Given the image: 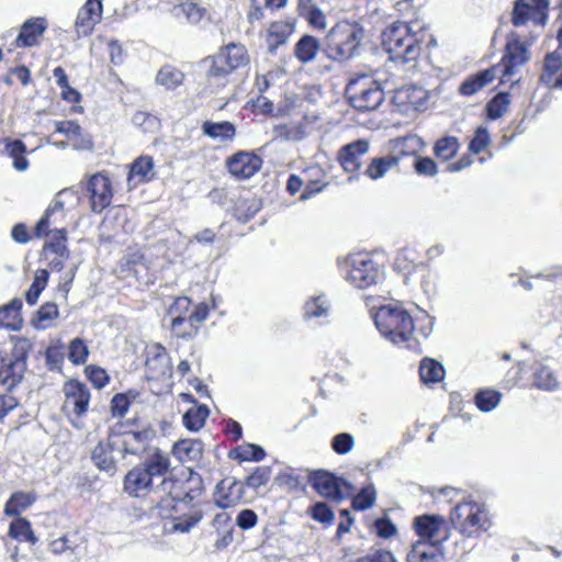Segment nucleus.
<instances>
[{
	"label": "nucleus",
	"mask_w": 562,
	"mask_h": 562,
	"mask_svg": "<svg viewBox=\"0 0 562 562\" xmlns=\"http://www.w3.org/2000/svg\"><path fill=\"white\" fill-rule=\"evenodd\" d=\"M496 77V67L480 71L469 78H467L459 87V92L462 95H473Z\"/></svg>",
	"instance_id": "nucleus-30"
},
{
	"label": "nucleus",
	"mask_w": 562,
	"mask_h": 562,
	"mask_svg": "<svg viewBox=\"0 0 562 562\" xmlns=\"http://www.w3.org/2000/svg\"><path fill=\"white\" fill-rule=\"evenodd\" d=\"M369 142L358 139L345 145L339 151V161L346 172H356L361 167L362 157L369 151Z\"/></svg>",
	"instance_id": "nucleus-26"
},
{
	"label": "nucleus",
	"mask_w": 562,
	"mask_h": 562,
	"mask_svg": "<svg viewBox=\"0 0 562 562\" xmlns=\"http://www.w3.org/2000/svg\"><path fill=\"white\" fill-rule=\"evenodd\" d=\"M413 165L418 175L432 177L438 173L436 162L429 157H414Z\"/></svg>",
	"instance_id": "nucleus-58"
},
{
	"label": "nucleus",
	"mask_w": 562,
	"mask_h": 562,
	"mask_svg": "<svg viewBox=\"0 0 562 562\" xmlns=\"http://www.w3.org/2000/svg\"><path fill=\"white\" fill-rule=\"evenodd\" d=\"M329 304L324 295L308 299L304 304V318H321L327 316Z\"/></svg>",
	"instance_id": "nucleus-44"
},
{
	"label": "nucleus",
	"mask_w": 562,
	"mask_h": 562,
	"mask_svg": "<svg viewBox=\"0 0 562 562\" xmlns=\"http://www.w3.org/2000/svg\"><path fill=\"white\" fill-rule=\"evenodd\" d=\"M89 356V349L81 338H75L70 341L68 348V359L71 363L83 364Z\"/></svg>",
	"instance_id": "nucleus-51"
},
{
	"label": "nucleus",
	"mask_w": 562,
	"mask_h": 562,
	"mask_svg": "<svg viewBox=\"0 0 562 562\" xmlns=\"http://www.w3.org/2000/svg\"><path fill=\"white\" fill-rule=\"evenodd\" d=\"M382 44L393 60L409 63L422 53V35L405 22H395L382 33Z\"/></svg>",
	"instance_id": "nucleus-4"
},
{
	"label": "nucleus",
	"mask_w": 562,
	"mask_h": 562,
	"mask_svg": "<svg viewBox=\"0 0 562 562\" xmlns=\"http://www.w3.org/2000/svg\"><path fill=\"white\" fill-rule=\"evenodd\" d=\"M31 349L30 339L18 337L13 340L11 355L3 357L0 363V381L9 389L14 387L23 379Z\"/></svg>",
	"instance_id": "nucleus-9"
},
{
	"label": "nucleus",
	"mask_w": 562,
	"mask_h": 562,
	"mask_svg": "<svg viewBox=\"0 0 562 562\" xmlns=\"http://www.w3.org/2000/svg\"><path fill=\"white\" fill-rule=\"evenodd\" d=\"M420 145L422 139L415 135L398 139L396 148L398 149L400 154L373 158L368 165L364 175L372 180L383 178L389 170L398 165L402 156H408L409 153L414 154L416 148Z\"/></svg>",
	"instance_id": "nucleus-11"
},
{
	"label": "nucleus",
	"mask_w": 562,
	"mask_h": 562,
	"mask_svg": "<svg viewBox=\"0 0 562 562\" xmlns=\"http://www.w3.org/2000/svg\"><path fill=\"white\" fill-rule=\"evenodd\" d=\"M159 484L155 485V491L153 494H162L166 495V498H161L157 502L156 507L159 509V514L161 516H167L170 514L169 508H173L175 502H184L189 503L192 501V497L188 492H182V482L173 479L172 476H161Z\"/></svg>",
	"instance_id": "nucleus-14"
},
{
	"label": "nucleus",
	"mask_w": 562,
	"mask_h": 562,
	"mask_svg": "<svg viewBox=\"0 0 562 562\" xmlns=\"http://www.w3.org/2000/svg\"><path fill=\"white\" fill-rule=\"evenodd\" d=\"M202 131L204 135L218 139L222 142L233 140L236 134V128L234 124L227 121L223 122H210L206 121L202 125Z\"/></svg>",
	"instance_id": "nucleus-34"
},
{
	"label": "nucleus",
	"mask_w": 562,
	"mask_h": 562,
	"mask_svg": "<svg viewBox=\"0 0 562 562\" xmlns=\"http://www.w3.org/2000/svg\"><path fill=\"white\" fill-rule=\"evenodd\" d=\"M249 63L247 49L241 44L229 43L214 56L201 60L200 68L210 86H224L226 77Z\"/></svg>",
	"instance_id": "nucleus-3"
},
{
	"label": "nucleus",
	"mask_w": 562,
	"mask_h": 562,
	"mask_svg": "<svg viewBox=\"0 0 562 562\" xmlns=\"http://www.w3.org/2000/svg\"><path fill=\"white\" fill-rule=\"evenodd\" d=\"M67 232L64 228H56L49 232V240L44 246L45 257L49 255H58L69 257V250L66 246Z\"/></svg>",
	"instance_id": "nucleus-38"
},
{
	"label": "nucleus",
	"mask_w": 562,
	"mask_h": 562,
	"mask_svg": "<svg viewBox=\"0 0 562 562\" xmlns=\"http://www.w3.org/2000/svg\"><path fill=\"white\" fill-rule=\"evenodd\" d=\"M379 333L394 345L418 341L427 338L432 331V318L423 313L414 318L402 305L390 303L380 306L373 316Z\"/></svg>",
	"instance_id": "nucleus-1"
},
{
	"label": "nucleus",
	"mask_w": 562,
	"mask_h": 562,
	"mask_svg": "<svg viewBox=\"0 0 562 562\" xmlns=\"http://www.w3.org/2000/svg\"><path fill=\"white\" fill-rule=\"evenodd\" d=\"M184 75L171 65L162 66L156 75L157 85L166 90H173L183 83Z\"/></svg>",
	"instance_id": "nucleus-39"
},
{
	"label": "nucleus",
	"mask_w": 562,
	"mask_h": 562,
	"mask_svg": "<svg viewBox=\"0 0 562 562\" xmlns=\"http://www.w3.org/2000/svg\"><path fill=\"white\" fill-rule=\"evenodd\" d=\"M64 394L65 409L71 411L78 417L87 413L90 402V391L85 383L78 380L66 382L64 385Z\"/></svg>",
	"instance_id": "nucleus-19"
},
{
	"label": "nucleus",
	"mask_w": 562,
	"mask_h": 562,
	"mask_svg": "<svg viewBox=\"0 0 562 562\" xmlns=\"http://www.w3.org/2000/svg\"><path fill=\"white\" fill-rule=\"evenodd\" d=\"M59 315L55 303H45L37 311V315L32 319V325L37 329H47L53 326V321Z\"/></svg>",
	"instance_id": "nucleus-42"
},
{
	"label": "nucleus",
	"mask_w": 562,
	"mask_h": 562,
	"mask_svg": "<svg viewBox=\"0 0 562 562\" xmlns=\"http://www.w3.org/2000/svg\"><path fill=\"white\" fill-rule=\"evenodd\" d=\"M170 468V460L162 450H154V454L130 470L124 477V491L131 497H145L155 491V481L160 479Z\"/></svg>",
	"instance_id": "nucleus-2"
},
{
	"label": "nucleus",
	"mask_w": 562,
	"mask_h": 562,
	"mask_svg": "<svg viewBox=\"0 0 562 562\" xmlns=\"http://www.w3.org/2000/svg\"><path fill=\"white\" fill-rule=\"evenodd\" d=\"M48 277L47 270L42 269L36 272L34 281L25 294V300L30 305H34L37 302L42 291L47 284Z\"/></svg>",
	"instance_id": "nucleus-49"
},
{
	"label": "nucleus",
	"mask_w": 562,
	"mask_h": 562,
	"mask_svg": "<svg viewBox=\"0 0 562 562\" xmlns=\"http://www.w3.org/2000/svg\"><path fill=\"white\" fill-rule=\"evenodd\" d=\"M452 526L464 537L479 536L491 527L486 506L473 501L458 503L450 512Z\"/></svg>",
	"instance_id": "nucleus-5"
},
{
	"label": "nucleus",
	"mask_w": 562,
	"mask_h": 562,
	"mask_svg": "<svg viewBox=\"0 0 562 562\" xmlns=\"http://www.w3.org/2000/svg\"><path fill=\"white\" fill-rule=\"evenodd\" d=\"M376 501V490L369 484L360 490L352 498V507L357 510H366L374 505Z\"/></svg>",
	"instance_id": "nucleus-48"
},
{
	"label": "nucleus",
	"mask_w": 562,
	"mask_h": 562,
	"mask_svg": "<svg viewBox=\"0 0 562 562\" xmlns=\"http://www.w3.org/2000/svg\"><path fill=\"white\" fill-rule=\"evenodd\" d=\"M4 151L13 159V167L18 171H25L29 168V160L24 157L26 153L25 144L20 139H3Z\"/></svg>",
	"instance_id": "nucleus-37"
},
{
	"label": "nucleus",
	"mask_w": 562,
	"mask_h": 562,
	"mask_svg": "<svg viewBox=\"0 0 562 562\" xmlns=\"http://www.w3.org/2000/svg\"><path fill=\"white\" fill-rule=\"evenodd\" d=\"M172 452L181 462L194 461L202 457L203 442L199 439H183L177 441Z\"/></svg>",
	"instance_id": "nucleus-33"
},
{
	"label": "nucleus",
	"mask_w": 562,
	"mask_h": 562,
	"mask_svg": "<svg viewBox=\"0 0 562 562\" xmlns=\"http://www.w3.org/2000/svg\"><path fill=\"white\" fill-rule=\"evenodd\" d=\"M445 525V517L436 514H425L414 519V528L420 538L419 541H440V546L449 538L448 532L440 537V531Z\"/></svg>",
	"instance_id": "nucleus-18"
},
{
	"label": "nucleus",
	"mask_w": 562,
	"mask_h": 562,
	"mask_svg": "<svg viewBox=\"0 0 562 562\" xmlns=\"http://www.w3.org/2000/svg\"><path fill=\"white\" fill-rule=\"evenodd\" d=\"M363 31L357 23L340 22L326 36V53L330 59L342 61L353 57L362 41Z\"/></svg>",
	"instance_id": "nucleus-6"
},
{
	"label": "nucleus",
	"mask_w": 562,
	"mask_h": 562,
	"mask_svg": "<svg viewBox=\"0 0 562 562\" xmlns=\"http://www.w3.org/2000/svg\"><path fill=\"white\" fill-rule=\"evenodd\" d=\"M85 371L90 382L97 389H102L108 384L109 375L104 369L97 366H88Z\"/></svg>",
	"instance_id": "nucleus-59"
},
{
	"label": "nucleus",
	"mask_w": 562,
	"mask_h": 562,
	"mask_svg": "<svg viewBox=\"0 0 562 562\" xmlns=\"http://www.w3.org/2000/svg\"><path fill=\"white\" fill-rule=\"evenodd\" d=\"M303 18L314 29L324 30L326 27V16L318 7L312 10L311 12H307V14L304 15Z\"/></svg>",
	"instance_id": "nucleus-64"
},
{
	"label": "nucleus",
	"mask_w": 562,
	"mask_h": 562,
	"mask_svg": "<svg viewBox=\"0 0 562 562\" xmlns=\"http://www.w3.org/2000/svg\"><path fill=\"white\" fill-rule=\"evenodd\" d=\"M36 501L34 493L16 492L11 495L4 506V514L7 516H18L26 510Z\"/></svg>",
	"instance_id": "nucleus-36"
},
{
	"label": "nucleus",
	"mask_w": 562,
	"mask_h": 562,
	"mask_svg": "<svg viewBox=\"0 0 562 562\" xmlns=\"http://www.w3.org/2000/svg\"><path fill=\"white\" fill-rule=\"evenodd\" d=\"M9 535L19 541H27L31 543H35L37 541L32 531L30 521L25 518H18L13 520L10 525Z\"/></svg>",
	"instance_id": "nucleus-46"
},
{
	"label": "nucleus",
	"mask_w": 562,
	"mask_h": 562,
	"mask_svg": "<svg viewBox=\"0 0 562 562\" xmlns=\"http://www.w3.org/2000/svg\"><path fill=\"white\" fill-rule=\"evenodd\" d=\"M87 191L90 194L91 210L101 213L112 201V188L109 177L102 172L93 175L88 183Z\"/></svg>",
	"instance_id": "nucleus-17"
},
{
	"label": "nucleus",
	"mask_w": 562,
	"mask_h": 562,
	"mask_svg": "<svg viewBox=\"0 0 562 562\" xmlns=\"http://www.w3.org/2000/svg\"><path fill=\"white\" fill-rule=\"evenodd\" d=\"M490 144L488 131L480 126L476 128L473 138L469 144V150L473 154H480Z\"/></svg>",
	"instance_id": "nucleus-56"
},
{
	"label": "nucleus",
	"mask_w": 562,
	"mask_h": 562,
	"mask_svg": "<svg viewBox=\"0 0 562 562\" xmlns=\"http://www.w3.org/2000/svg\"><path fill=\"white\" fill-rule=\"evenodd\" d=\"M374 531L380 538L389 539L393 537L397 529L392 520L387 517L378 518L373 524Z\"/></svg>",
	"instance_id": "nucleus-61"
},
{
	"label": "nucleus",
	"mask_w": 562,
	"mask_h": 562,
	"mask_svg": "<svg viewBox=\"0 0 562 562\" xmlns=\"http://www.w3.org/2000/svg\"><path fill=\"white\" fill-rule=\"evenodd\" d=\"M145 367L149 379L159 380L170 375V358L166 348L158 344L149 347L147 349Z\"/></svg>",
	"instance_id": "nucleus-25"
},
{
	"label": "nucleus",
	"mask_w": 562,
	"mask_h": 562,
	"mask_svg": "<svg viewBox=\"0 0 562 562\" xmlns=\"http://www.w3.org/2000/svg\"><path fill=\"white\" fill-rule=\"evenodd\" d=\"M207 316V305L205 303H200L188 317L189 328L181 329V326L186 322V316L177 315L171 321V329L177 337L182 339H191L199 333L198 324L206 321Z\"/></svg>",
	"instance_id": "nucleus-24"
},
{
	"label": "nucleus",
	"mask_w": 562,
	"mask_h": 562,
	"mask_svg": "<svg viewBox=\"0 0 562 562\" xmlns=\"http://www.w3.org/2000/svg\"><path fill=\"white\" fill-rule=\"evenodd\" d=\"M340 269L345 279L358 289L376 284L382 277L379 265L366 252L350 254Z\"/></svg>",
	"instance_id": "nucleus-7"
},
{
	"label": "nucleus",
	"mask_w": 562,
	"mask_h": 562,
	"mask_svg": "<svg viewBox=\"0 0 562 562\" xmlns=\"http://www.w3.org/2000/svg\"><path fill=\"white\" fill-rule=\"evenodd\" d=\"M22 301L14 299L10 303L0 307V327L19 330L22 327L23 319L21 317Z\"/></svg>",
	"instance_id": "nucleus-31"
},
{
	"label": "nucleus",
	"mask_w": 562,
	"mask_h": 562,
	"mask_svg": "<svg viewBox=\"0 0 562 562\" xmlns=\"http://www.w3.org/2000/svg\"><path fill=\"white\" fill-rule=\"evenodd\" d=\"M153 167L154 161L151 157L142 156L137 158L131 167L130 179L136 176H138L140 180L146 179L148 177V173L151 171Z\"/></svg>",
	"instance_id": "nucleus-55"
},
{
	"label": "nucleus",
	"mask_w": 562,
	"mask_h": 562,
	"mask_svg": "<svg viewBox=\"0 0 562 562\" xmlns=\"http://www.w3.org/2000/svg\"><path fill=\"white\" fill-rule=\"evenodd\" d=\"M114 436L124 456H143L145 459L150 458L151 454H154V450H160L158 447L151 445L157 437L156 430L151 427L125 431L123 434H114Z\"/></svg>",
	"instance_id": "nucleus-10"
},
{
	"label": "nucleus",
	"mask_w": 562,
	"mask_h": 562,
	"mask_svg": "<svg viewBox=\"0 0 562 562\" xmlns=\"http://www.w3.org/2000/svg\"><path fill=\"white\" fill-rule=\"evenodd\" d=\"M77 539L76 533L64 535L50 542V550L55 554H61L67 551L74 552L77 547Z\"/></svg>",
	"instance_id": "nucleus-52"
},
{
	"label": "nucleus",
	"mask_w": 562,
	"mask_h": 562,
	"mask_svg": "<svg viewBox=\"0 0 562 562\" xmlns=\"http://www.w3.org/2000/svg\"><path fill=\"white\" fill-rule=\"evenodd\" d=\"M429 92L423 87L407 86L395 90L393 95L394 103L402 112L422 111L426 109Z\"/></svg>",
	"instance_id": "nucleus-20"
},
{
	"label": "nucleus",
	"mask_w": 562,
	"mask_h": 562,
	"mask_svg": "<svg viewBox=\"0 0 562 562\" xmlns=\"http://www.w3.org/2000/svg\"><path fill=\"white\" fill-rule=\"evenodd\" d=\"M355 447V438L349 432H340L331 439V448L337 454H347Z\"/></svg>",
	"instance_id": "nucleus-53"
},
{
	"label": "nucleus",
	"mask_w": 562,
	"mask_h": 562,
	"mask_svg": "<svg viewBox=\"0 0 562 562\" xmlns=\"http://www.w3.org/2000/svg\"><path fill=\"white\" fill-rule=\"evenodd\" d=\"M76 199L75 193L70 189H65L59 191L53 203L47 207L45 214L42 216V218L37 222L35 226V235L37 237H42L46 234V229L50 224H56L57 220L56 216L59 215L60 217L65 216V210L66 204L68 202H71Z\"/></svg>",
	"instance_id": "nucleus-21"
},
{
	"label": "nucleus",
	"mask_w": 562,
	"mask_h": 562,
	"mask_svg": "<svg viewBox=\"0 0 562 562\" xmlns=\"http://www.w3.org/2000/svg\"><path fill=\"white\" fill-rule=\"evenodd\" d=\"M420 380L428 383H436L443 379L445 369L441 363L434 359H424L419 366Z\"/></svg>",
	"instance_id": "nucleus-40"
},
{
	"label": "nucleus",
	"mask_w": 562,
	"mask_h": 562,
	"mask_svg": "<svg viewBox=\"0 0 562 562\" xmlns=\"http://www.w3.org/2000/svg\"><path fill=\"white\" fill-rule=\"evenodd\" d=\"M235 453V458L240 461H255L259 462L265 459L266 451L258 445L244 443L234 449L231 457Z\"/></svg>",
	"instance_id": "nucleus-47"
},
{
	"label": "nucleus",
	"mask_w": 562,
	"mask_h": 562,
	"mask_svg": "<svg viewBox=\"0 0 562 562\" xmlns=\"http://www.w3.org/2000/svg\"><path fill=\"white\" fill-rule=\"evenodd\" d=\"M294 22L278 21L270 24L267 31L268 52L274 54L278 47L284 45L294 32Z\"/></svg>",
	"instance_id": "nucleus-29"
},
{
	"label": "nucleus",
	"mask_w": 562,
	"mask_h": 562,
	"mask_svg": "<svg viewBox=\"0 0 562 562\" xmlns=\"http://www.w3.org/2000/svg\"><path fill=\"white\" fill-rule=\"evenodd\" d=\"M257 521L258 516L252 509H243L236 518L237 526L244 530L255 527Z\"/></svg>",
	"instance_id": "nucleus-62"
},
{
	"label": "nucleus",
	"mask_w": 562,
	"mask_h": 562,
	"mask_svg": "<svg viewBox=\"0 0 562 562\" xmlns=\"http://www.w3.org/2000/svg\"><path fill=\"white\" fill-rule=\"evenodd\" d=\"M502 400V393L495 390L485 389L480 390L474 397L476 407L481 412H492L495 409Z\"/></svg>",
	"instance_id": "nucleus-43"
},
{
	"label": "nucleus",
	"mask_w": 562,
	"mask_h": 562,
	"mask_svg": "<svg viewBox=\"0 0 562 562\" xmlns=\"http://www.w3.org/2000/svg\"><path fill=\"white\" fill-rule=\"evenodd\" d=\"M271 470L268 467H257L246 479V485L250 488H259L270 480Z\"/></svg>",
	"instance_id": "nucleus-54"
},
{
	"label": "nucleus",
	"mask_w": 562,
	"mask_h": 562,
	"mask_svg": "<svg viewBox=\"0 0 562 562\" xmlns=\"http://www.w3.org/2000/svg\"><path fill=\"white\" fill-rule=\"evenodd\" d=\"M46 29L47 22L44 18L26 20L21 26L20 33L15 40V45L18 47H32L36 45Z\"/></svg>",
	"instance_id": "nucleus-27"
},
{
	"label": "nucleus",
	"mask_w": 562,
	"mask_h": 562,
	"mask_svg": "<svg viewBox=\"0 0 562 562\" xmlns=\"http://www.w3.org/2000/svg\"><path fill=\"white\" fill-rule=\"evenodd\" d=\"M530 60L529 44L522 42L520 37L513 33L505 47V54L498 67H502L504 77L516 75L520 67Z\"/></svg>",
	"instance_id": "nucleus-13"
},
{
	"label": "nucleus",
	"mask_w": 562,
	"mask_h": 562,
	"mask_svg": "<svg viewBox=\"0 0 562 562\" xmlns=\"http://www.w3.org/2000/svg\"><path fill=\"white\" fill-rule=\"evenodd\" d=\"M442 552L440 541H416L407 553V562H441Z\"/></svg>",
	"instance_id": "nucleus-28"
},
{
	"label": "nucleus",
	"mask_w": 562,
	"mask_h": 562,
	"mask_svg": "<svg viewBox=\"0 0 562 562\" xmlns=\"http://www.w3.org/2000/svg\"><path fill=\"white\" fill-rule=\"evenodd\" d=\"M124 458L115 436L110 435L106 439L101 440L91 451V461L94 467L113 476L117 472V463Z\"/></svg>",
	"instance_id": "nucleus-12"
},
{
	"label": "nucleus",
	"mask_w": 562,
	"mask_h": 562,
	"mask_svg": "<svg viewBox=\"0 0 562 562\" xmlns=\"http://www.w3.org/2000/svg\"><path fill=\"white\" fill-rule=\"evenodd\" d=\"M311 515L314 520L323 524H330L334 519L333 510L323 502L315 503L311 507Z\"/></svg>",
	"instance_id": "nucleus-60"
},
{
	"label": "nucleus",
	"mask_w": 562,
	"mask_h": 562,
	"mask_svg": "<svg viewBox=\"0 0 562 562\" xmlns=\"http://www.w3.org/2000/svg\"><path fill=\"white\" fill-rule=\"evenodd\" d=\"M102 0H87L79 9L75 29L78 36H88L93 31L102 15Z\"/></svg>",
	"instance_id": "nucleus-23"
},
{
	"label": "nucleus",
	"mask_w": 562,
	"mask_h": 562,
	"mask_svg": "<svg viewBox=\"0 0 562 562\" xmlns=\"http://www.w3.org/2000/svg\"><path fill=\"white\" fill-rule=\"evenodd\" d=\"M55 131L66 135L69 139H78L82 135L81 126L75 121L55 122Z\"/></svg>",
	"instance_id": "nucleus-57"
},
{
	"label": "nucleus",
	"mask_w": 562,
	"mask_h": 562,
	"mask_svg": "<svg viewBox=\"0 0 562 562\" xmlns=\"http://www.w3.org/2000/svg\"><path fill=\"white\" fill-rule=\"evenodd\" d=\"M459 147L460 144L457 137L446 136L436 142L434 153L436 157L442 160H449L457 155Z\"/></svg>",
	"instance_id": "nucleus-45"
},
{
	"label": "nucleus",
	"mask_w": 562,
	"mask_h": 562,
	"mask_svg": "<svg viewBox=\"0 0 562 562\" xmlns=\"http://www.w3.org/2000/svg\"><path fill=\"white\" fill-rule=\"evenodd\" d=\"M532 380L533 385L542 391L552 392L559 386V382L553 370L542 363H538L535 367Z\"/></svg>",
	"instance_id": "nucleus-35"
},
{
	"label": "nucleus",
	"mask_w": 562,
	"mask_h": 562,
	"mask_svg": "<svg viewBox=\"0 0 562 562\" xmlns=\"http://www.w3.org/2000/svg\"><path fill=\"white\" fill-rule=\"evenodd\" d=\"M549 4V0H517L513 10V24L522 26L532 21L537 25H544Z\"/></svg>",
	"instance_id": "nucleus-16"
},
{
	"label": "nucleus",
	"mask_w": 562,
	"mask_h": 562,
	"mask_svg": "<svg viewBox=\"0 0 562 562\" xmlns=\"http://www.w3.org/2000/svg\"><path fill=\"white\" fill-rule=\"evenodd\" d=\"M262 160L259 156L239 151L227 159V168L237 179H248L260 170Z\"/></svg>",
	"instance_id": "nucleus-22"
},
{
	"label": "nucleus",
	"mask_w": 562,
	"mask_h": 562,
	"mask_svg": "<svg viewBox=\"0 0 562 562\" xmlns=\"http://www.w3.org/2000/svg\"><path fill=\"white\" fill-rule=\"evenodd\" d=\"M346 92L352 106L359 111L375 110L384 100L380 83L366 75L350 80Z\"/></svg>",
	"instance_id": "nucleus-8"
},
{
	"label": "nucleus",
	"mask_w": 562,
	"mask_h": 562,
	"mask_svg": "<svg viewBox=\"0 0 562 562\" xmlns=\"http://www.w3.org/2000/svg\"><path fill=\"white\" fill-rule=\"evenodd\" d=\"M509 94L501 92L496 94L486 105L487 115L491 120L502 117L508 110Z\"/></svg>",
	"instance_id": "nucleus-50"
},
{
	"label": "nucleus",
	"mask_w": 562,
	"mask_h": 562,
	"mask_svg": "<svg viewBox=\"0 0 562 562\" xmlns=\"http://www.w3.org/2000/svg\"><path fill=\"white\" fill-rule=\"evenodd\" d=\"M319 49V41L312 35L305 34L295 44L293 54L302 64H308L315 60Z\"/></svg>",
	"instance_id": "nucleus-32"
},
{
	"label": "nucleus",
	"mask_w": 562,
	"mask_h": 562,
	"mask_svg": "<svg viewBox=\"0 0 562 562\" xmlns=\"http://www.w3.org/2000/svg\"><path fill=\"white\" fill-rule=\"evenodd\" d=\"M308 482L317 493L333 499H341L345 492L353 488L348 481L322 470L312 472Z\"/></svg>",
	"instance_id": "nucleus-15"
},
{
	"label": "nucleus",
	"mask_w": 562,
	"mask_h": 562,
	"mask_svg": "<svg viewBox=\"0 0 562 562\" xmlns=\"http://www.w3.org/2000/svg\"><path fill=\"white\" fill-rule=\"evenodd\" d=\"M130 406V401L124 394H116L111 401V409L113 416L122 417L125 415Z\"/></svg>",
	"instance_id": "nucleus-63"
},
{
	"label": "nucleus",
	"mask_w": 562,
	"mask_h": 562,
	"mask_svg": "<svg viewBox=\"0 0 562 562\" xmlns=\"http://www.w3.org/2000/svg\"><path fill=\"white\" fill-rule=\"evenodd\" d=\"M209 414L210 411L206 405L190 408L182 417L183 425L191 431H198L204 426Z\"/></svg>",
	"instance_id": "nucleus-41"
}]
</instances>
